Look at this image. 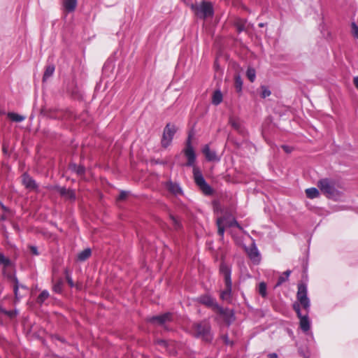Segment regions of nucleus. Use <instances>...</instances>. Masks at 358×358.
<instances>
[{
	"instance_id": "obj_7",
	"label": "nucleus",
	"mask_w": 358,
	"mask_h": 358,
	"mask_svg": "<svg viewBox=\"0 0 358 358\" xmlns=\"http://www.w3.org/2000/svg\"><path fill=\"white\" fill-rule=\"evenodd\" d=\"M216 224L217 227V234L221 238H223L224 236L225 226L228 227H236L238 229H242L241 225L235 219H232L231 221H227L226 217L224 216L220 217L217 219Z\"/></svg>"
},
{
	"instance_id": "obj_27",
	"label": "nucleus",
	"mask_w": 358,
	"mask_h": 358,
	"mask_svg": "<svg viewBox=\"0 0 358 358\" xmlns=\"http://www.w3.org/2000/svg\"><path fill=\"white\" fill-rule=\"evenodd\" d=\"M169 218L171 220L173 227L175 230H179L182 228V224L177 217L169 214Z\"/></svg>"
},
{
	"instance_id": "obj_25",
	"label": "nucleus",
	"mask_w": 358,
	"mask_h": 358,
	"mask_svg": "<svg viewBox=\"0 0 358 358\" xmlns=\"http://www.w3.org/2000/svg\"><path fill=\"white\" fill-rule=\"evenodd\" d=\"M13 282V291L15 296L17 299H19L22 296L18 292L19 288L21 287L22 289H27V287L23 285H20L17 278H14Z\"/></svg>"
},
{
	"instance_id": "obj_10",
	"label": "nucleus",
	"mask_w": 358,
	"mask_h": 358,
	"mask_svg": "<svg viewBox=\"0 0 358 358\" xmlns=\"http://www.w3.org/2000/svg\"><path fill=\"white\" fill-rule=\"evenodd\" d=\"M176 132V128L175 125L168 123L164 129L162 138V146L163 148H167L173 140V136Z\"/></svg>"
},
{
	"instance_id": "obj_46",
	"label": "nucleus",
	"mask_w": 358,
	"mask_h": 358,
	"mask_svg": "<svg viewBox=\"0 0 358 358\" xmlns=\"http://www.w3.org/2000/svg\"><path fill=\"white\" fill-rule=\"evenodd\" d=\"M268 358H278V356L276 353H270L268 355Z\"/></svg>"
},
{
	"instance_id": "obj_36",
	"label": "nucleus",
	"mask_w": 358,
	"mask_h": 358,
	"mask_svg": "<svg viewBox=\"0 0 358 358\" xmlns=\"http://www.w3.org/2000/svg\"><path fill=\"white\" fill-rule=\"evenodd\" d=\"M62 285L63 282L62 280L58 281L56 282L53 286V291L56 293H61L62 291Z\"/></svg>"
},
{
	"instance_id": "obj_24",
	"label": "nucleus",
	"mask_w": 358,
	"mask_h": 358,
	"mask_svg": "<svg viewBox=\"0 0 358 358\" xmlns=\"http://www.w3.org/2000/svg\"><path fill=\"white\" fill-rule=\"evenodd\" d=\"M306 196L309 199H315L319 196L320 192L315 187H311L306 189Z\"/></svg>"
},
{
	"instance_id": "obj_16",
	"label": "nucleus",
	"mask_w": 358,
	"mask_h": 358,
	"mask_svg": "<svg viewBox=\"0 0 358 358\" xmlns=\"http://www.w3.org/2000/svg\"><path fill=\"white\" fill-rule=\"evenodd\" d=\"M22 184L31 190L36 189L38 187L36 181L27 173L22 175Z\"/></svg>"
},
{
	"instance_id": "obj_28",
	"label": "nucleus",
	"mask_w": 358,
	"mask_h": 358,
	"mask_svg": "<svg viewBox=\"0 0 358 358\" xmlns=\"http://www.w3.org/2000/svg\"><path fill=\"white\" fill-rule=\"evenodd\" d=\"M0 264H2L3 266V270L7 268H9L12 265V263H11V261L10 260V259H8V257H5L3 255V254L1 253L0 252Z\"/></svg>"
},
{
	"instance_id": "obj_50",
	"label": "nucleus",
	"mask_w": 358,
	"mask_h": 358,
	"mask_svg": "<svg viewBox=\"0 0 358 358\" xmlns=\"http://www.w3.org/2000/svg\"><path fill=\"white\" fill-rule=\"evenodd\" d=\"M305 358H309V357H305Z\"/></svg>"
},
{
	"instance_id": "obj_1",
	"label": "nucleus",
	"mask_w": 358,
	"mask_h": 358,
	"mask_svg": "<svg viewBox=\"0 0 358 358\" xmlns=\"http://www.w3.org/2000/svg\"><path fill=\"white\" fill-rule=\"evenodd\" d=\"M191 334L194 338L201 339L206 343H210L213 338L211 326L206 320L193 323L191 327Z\"/></svg>"
},
{
	"instance_id": "obj_34",
	"label": "nucleus",
	"mask_w": 358,
	"mask_h": 358,
	"mask_svg": "<svg viewBox=\"0 0 358 358\" xmlns=\"http://www.w3.org/2000/svg\"><path fill=\"white\" fill-rule=\"evenodd\" d=\"M258 292L259 294L264 298H265L267 296L266 285L265 282H262L259 284Z\"/></svg>"
},
{
	"instance_id": "obj_35",
	"label": "nucleus",
	"mask_w": 358,
	"mask_h": 358,
	"mask_svg": "<svg viewBox=\"0 0 358 358\" xmlns=\"http://www.w3.org/2000/svg\"><path fill=\"white\" fill-rule=\"evenodd\" d=\"M246 76L250 82H254L256 77L255 70L252 68H248L246 72Z\"/></svg>"
},
{
	"instance_id": "obj_12",
	"label": "nucleus",
	"mask_w": 358,
	"mask_h": 358,
	"mask_svg": "<svg viewBox=\"0 0 358 358\" xmlns=\"http://www.w3.org/2000/svg\"><path fill=\"white\" fill-rule=\"evenodd\" d=\"M173 320V314L171 313H165L164 314L153 316L148 320L150 323L158 324L159 325H164L166 323L171 322Z\"/></svg>"
},
{
	"instance_id": "obj_2",
	"label": "nucleus",
	"mask_w": 358,
	"mask_h": 358,
	"mask_svg": "<svg viewBox=\"0 0 358 358\" xmlns=\"http://www.w3.org/2000/svg\"><path fill=\"white\" fill-rule=\"evenodd\" d=\"M317 187L322 193L329 199L336 200L341 196V192L337 188V183L333 179H320L317 182Z\"/></svg>"
},
{
	"instance_id": "obj_8",
	"label": "nucleus",
	"mask_w": 358,
	"mask_h": 358,
	"mask_svg": "<svg viewBox=\"0 0 358 358\" xmlns=\"http://www.w3.org/2000/svg\"><path fill=\"white\" fill-rule=\"evenodd\" d=\"M293 309L296 312L297 317L299 319V327L304 332H307L310 328V322L308 319V313L306 312L304 315L302 314L299 304L294 303Z\"/></svg>"
},
{
	"instance_id": "obj_43",
	"label": "nucleus",
	"mask_w": 358,
	"mask_h": 358,
	"mask_svg": "<svg viewBox=\"0 0 358 358\" xmlns=\"http://www.w3.org/2000/svg\"><path fill=\"white\" fill-rule=\"evenodd\" d=\"M66 280H67V282H68L69 286L71 287H73L74 284H73V282L70 276L67 275Z\"/></svg>"
},
{
	"instance_id": "obj_38",
	"label": "nucleus",
	"mask_w": 358,
	"mask_h": 358,
	"mask_svg": "<svg viewBox=\"0 0 358 358\" xmlns=\"http://www.w3.org/2000/svg\"><path fill=\"white\" fill-rule=\"evenodd\" d=\"M222 339L223 342L224 343V344H226V345H233V344H234V342L229 339L227 334L222 335Z\"/></svg>"
},
{
	"instance_id": "obj_11",
	"label": "nucleus",
	"mask_w": 358,
	"mask_h": 358,
	"mask_svg": "<svg viewBox=\"0 0 358 358\" xmlns=\"http://www.w3.org/2000/svg\"><path fill=\"white\" fill-rule=\"evenodd\" d=\"M44 115L52 119H64L69 118L71 113L70 111L62 109L51 108L43 110Z\"/></svg>"
},
{
	"instance_id": "obj_39",
	"label": "nucleus",
	"mask_w": 358,
	"mask_h": 358,
	"mask_svg": "<svg viewBox=\"0 0 358 358\" xmlns=\"http://www.w3.org/2000/svg\"><path fill=\"white\" fill-rule=\"evenodd\" d=\"M352 30L353 34L358 38V26L355 23L352 24Z\"/></svg>"
},
{
	"instance_id": "obj_42",
	"label": "nucleus",
	"mask_w": 358,
	"mask_h": 358,
	"mask_svg": "<svg viewBox=\"0 0 358 358\" xmlns=\"http://www.w3.org/2000/svg\"><path fill=\"white\" fill-rule=\"evenodd\" d=\"M282 148L283 149V150L287 152V153H289L292 152V148H291L290 147L287 146V145H282Z\"/></svg>"
},
{
	"instance_id": "obj_20",
	"label": "nucleus",
	"mask_w": 358,
	"mask_h": 358,
	"mask_svg": "<svg viewBox=\"0 0 358 358\" xmlns=\"http://www.w3.org/2000/svg\"><path fill=\"white\" fill-rule=\"evenodd\" d=\"M166 187L167 189L173 194H179L182 192L179 185L172 181L167 182Z\"/></svg>"
},
{
	"instance_id": "obj_30",
	"label": "nucleus",
	"mask_w": 358,
	"mask_h": 358,
	"mask_svg": "<svg viewBox=\"0 0 358 358\" xmlns=\"http://www.w3.org/2000/svg\"><path fill=\"white\" fill-rule=\"evenodd\" d=\"M8 117L13 122H20L25 119V117L15 113H8Z\"/></svg>"
},
{
	"instance_id": "obj_33",
	"label": "nucleus",
	"mask_w": 358,
	"mask_h": 358,
	"mask_svg": "<svg viewBox=\"0 0 358 358\" xmlns=\"http://www.w3.org/2000/svg\"><path fill=\"white\" fill-rule=\"evenodd\" d=\"M234 86L237 92H241L242 90L243 82L240 76H236L234 78Z\"/></svg>"
},
{
	"instance_id": "obj_23",
	"label": "nucleus",
	"mask_w": 358,
	"mask_h": 358,
	"mask_svg": "<svg viewBox=\"0 0 358 358\" xmlns=\"http://www.w3.org/2000/svg\"><path fill=\"white\" fill-rule=\"evenodd\" d=\"M77 6V0H64V6L68 12L73 11Z\"/></svg>"
},
{
	"instance_id": "obj_49",
	"label": "nucleus",
	"mask_w": 358,
	"mask_h": 358,
	"mask_svg": "<svg viewBox=\"0 0 358 358\" xmlns=\"http://www.w3.org/2000/svg\"><path fill=\"white\" fill-rule=\"evenodd\" d=\"M264 26V23H259V27H263Z\"/></svg>"
},
{
	"instance_id": "obj_13",
	"label": "nucleus",
	"mask_w": 358,
	"mask_h": 358,
	"mask_svg": "<svg viewBox=\"0 0 358 358\" xmlns=\"http://www.w3.org/2000/svg\"><path fill=\"white\" fill-rule=\"evenodd\" d=\"M246 252L254 264H259L261 262V255L256 246L253 243L249 248L246 249Z\"/></svg>"
},
{
	"instance_id": "obj_6",
	"label": "nucleus",
	"mask_w": 358,
	"mask_h": 358,
	"mask_svg": "<svg viewBox=\"0 0 358 358\" xmlns=\"http://www.w3.org/2000/svg\"><path fill=\"white\" fill-rule=\"evenodd\" d=\"M298 290L296 293L297 301L296 303L299 304V308H303L305 312L308 313L310 310V300L307 296V287L303 283L298 285Z\"/></svg>"
},
{
	"instance_id": "obj_5",
	"label": "nucleus",
	"mask_w": 358,
	"mask_h": 358,
	"mask_svg": "<svg viewBox=\"0 0 358 358\" xmlns=\"http://www.w3.org/2000/svg\"><path fill=\"white\" fill-rule=\"evenodd\" d=\"M194 180L196 185L199 187L205 195H212L213 193V188L206 182L201 172L197 167L193 169Z\"/></svg>"
},
{
	"instance_id": "obj_21",
	"label": "nucleus",
	"mask_w": 358,
	"mask_h": 358,
	"mask_svg": "<svg viewBox=\"0 0 358 358\" xmlns=\"http://www.w3.org/2000/svg\"><path fill=\"white\" fill-rule=\"evenodd\" d=\"M91 255H92L91 249L86 248L78 254L77 260L79 262H85L90 257Z\"/></svg>"
},
{
	"instance_id": "obj_26",
	"label": "nucleus",
	"mask_w": 358,
	"mask_h": 358,
	"mask_svg": "<svg viewBox=\"0 0 358 358\" xmlns=\"http://www.w3.org/2000/svg\"><path fill=\"white\" fill-rule=\"evenodd\" d=\"M222 101V94L220 90H216L213 92L212 97V103L214 105L220 104Z\"/></svg>"
},
{
	"instance_id": "obj_4",
	"label": "nucleus",
	"mask_w": 358,
	"mask_h": 358,
	"mask_svg": "<svg viewBox=\"0 0 358 358\" xmlns=\"http://www.w3.org/2000/svg\"><path fill=\"white\" fill-rule=\"evenodd\" d=\"M191 8L196 16L201 19H206L213 15V6L208 1H203L200 5H192Z\"/></svg>"
},
{
	"instance_id": "obj_37",
	"label": "nucleus",
	"mask_w": 358,
	"mask_h": 358,
	"mask_svg": "<svg viewBox=\"0 0 358 358\" xmlns=\"http://www.w3.org/2000/svg\"><path fill=\"white\" fill-rule=\"evenodd\" d=\"M262 92L261 96L262 98H266L271 95V91L268 88H266L265 86H262Z\"/></svg>"
},
{
	"instance_id": "obj_41",
	"label": "nucleus",
	"mask_w": 358,
	"mask_h": 358,
	"mask_svg": "<svg viewBox=\"0 0 358 358\" xmlns=\"http://www.w3.org/2000/svg\"><path fill=\"white\" fill-rule=\"evenodd\" d=\"M29 250H30V252H31V254L34 255H38V249L36 246H29Z\"/></svg>"
},
{
	"instance_id": "obj_22",
	"label": "nucleus",
	"mask_w": 358,
	"mask_h": 358,
	"mask_svg": "<svg viewBox=\"0 0 358 358\" xmlns=\"http://www.w3.org/2000/svg\"><path fill=\"white\" fill-rule=\"evenodd\" d=\"M246 22V20L242 18H236L235 20L234 24L236 27V30L238 33L245 31Z\"/></svg>"
},
{
	"instance_id": "obj_15",
	"label": "nucleus",
	"mask_w": 358,
	"mask_h": 358,
	"mask_svg": "<svg viewBox=\"0 0 358 358\" xmlns=\"http://www.w3.org/2000/svg\"><path fill=\"white\" fill-rule=\"evenodd\" d=\"M197 301L206 307L210 308L213 311L215 310V307L218 306L215 299L210 295H201L198 298Z\"/></svg>"
},
{
	"instance_id": "obj_19",
	"label": "nucleus",
	"mask_w": 358,
	"mask_h": 358,
	"mask_svg": "<svg viewBox=\"0 0 358 358\" xmlns=\"http://www.w3.org/2000/svg\"><path fill=\"white\" fill-rule=\"evenodd\" d=\"M58 192L61 196L68 199H75L76 194L73 190L66 189L65 187H59Z\"/></svg>"
},
{
	"instance_id": "obj_48",
	"label": "nucleus",
	"mask_w": 358,
	"mask_h": 358,
	"mask_svg": "<svg viewBox=\"0 0 358 358\" xmlns=\"http://www.w3.org/2000/svg\"><path fill=\"white\" fill-rule=\"evenodd\" d=\"M291 273V271L289 270L286 271L284 274L286 275V278H287Z\"/></svg>"
},
{
	"instance_id": "obj_14",
	"label": "nucleus",
	"mask_w": 358,
	"mask_h": 358,
	"mask_svg": "<svg viewBox=\"0 0 358 358\" xmlns=\"http://www.w3.org/2000/svg\"><path fill=\"white\" fill-rule=\"evenodd\" d=\"M214 312L220 315L224 322H226L227 324H229L231 322L234 313L230 309L224 308L218 305V306L215 307Z\"/></svg>"
},
{
	"instance_id": "obj_31",
	"label": "nucleus",
	"mask_w": 358,
	"mask_h": 358,
	"mask_svg": "<svg viewBox=\"0 0 358 358\" xmlns=\"http://www.w3.org/2000/svg\"><path fill=\"white\" fill-rule=\"evenodd\" d=\"M49 296V292L47 290L42 291L36 299V303L39 305H42Z\"/></svg>"
},
{
	"instance_id": "obj_47",
	"label": "nucleus",
	"mask_w": 358,
	"mask_h": 358,
	"mask_svg": "<svg viewBox=\"0 0 358 358\" xmlns=\"http://www.w3.org/2000/svg\"><path fill=\"white\" fill-rule=\"evenodd\" d=\"M157 343H158V344L162 345H163L164 347L166 346V341L160 340V341H158Z\"/></svg>"
},
{
	"instance_id": "obj_9",
	"label": "nucleus",
	"mask_w": 358,
	"mask_h": 358,
	"mask_svg": "<svg viewBox=\"0 0 358 358\" xmlns=\"http://www.w3.org/2000/svg\"><path fill=\"white\" fill-rule=\"evenodd\" d=\"M183 153L187 157V162L186 163L187 166L196 167L194 163L196 161V155L193 147L192 145V136L189 134L186 141L185 148L183 150Z\"/></svg>"
},
{
	"instance_id": "obj_32",
	"label": "nucleus",
	"mask_w": 358,
	"mask_h": 358,
	"mask_svg": "<svg viewBox=\"0 0 358 358\" xmlns=\"http://www.w3.org/2000/svg\"><path fill=\"white\" fill-rule=\"evenodd\" d=\"M72 171H75L78 176H83L85 173V169L83 166H77L76 164L71 165Z\"/></svg>"
},
{
	"instance_id": "obj_40",
	"label": "nucleus",
	"mask_w": 358,
	"mask_h": 358,
	"mask_svg": "<svg viewBox=\"0 0 358 358\" xmlns=\"http://www.w3.org/2000/svg\"><path fill=\"white\" fill-rule=\"evenodd\" d=\"M127 192H124V191H122L117 198V200L118 201H122V200H124L127 197Z\"/></svg>"
},
{
	"instance_id": "obj_17",
	"label": "nucleus",
	"mask_w": 358,
	"mask_h": 358,
	"mask_svg": "<svg viewBox=\"0 0 358 358\" xmlns=\"http://www.w3.org/2000/svg\"><path fill=\"white\" fill-rule=\"evenodd\" d=\"M229 124L239 134H245V129L238 119L231 117L229 120Z\"/></svg>"
},
{
	"instance_id": "obj_3",
	"label": "nucleus",
	"mask_w": 358,
	"mask_h": 358,
	"mask_svg": "<svg viewBox=\"0 0 358 358\" xmlns=\"http://www.w3.org/2000/svg\"><path fill=\"white\" fill-rule=\"evenodd\" d=\"M220 271L224 275L225 288L221 292L220 298L223 301H229L231 299L232 282L231 279V269L222 262L220 266Z\"/></svg>"
},
{
	"instance_id": "obj_18",
	"label": "nucleus",
	"mask_w": 358,
	"mask_h": 358,
	"mask_svg": "<svg viewBox=\"0 0 358 358\" xmlns=\"http://www.w3.org/2000/svg\"><path fill=\"white\" fill-rule=\"evenodd\" d=\"M203 155H205L206 159L208 161H218L219 159L217 157V154L215 151H213L210 149L209 145H206L202 150Z\"/></svg>"
},
{
	"instance_id": "obj_44",
	"label": "nucleus",
	"mask_w": 358,
	"mask_h": 358,
	"mask_svg": "<svg viewBox=\"0 0 358 358\" xmlns=\"http://www.w3.org/2000/svg\"><path fill=\"white\" fill-rule=\"evenodd\" d=\"M287 278H284L282 276H280L279 278H278V283H277V285H279L280 284H282L283 282H285Z\"/></svg>"
},
{
	"instance_id": "obj_45",
	"label": "nucleus",
	"mask_w": 358,
	"mask_h": 358,
	"mask_svg": "<svg viewBox=\"0 0 358 358\" xmlns=\"http://www.w3.org/2000/svg\"><path fill=\"white\" fill-rule=\"evenodd\" d=\"M353 83L355 87L358 90V76L354 78Z\"/></svg>"
},
{
	"instance_id": "obj_29",
	"label": "nucleus",
	"mask_w": 358,
	"mask_h": 358,
	"mask_svg": "<svg viewBox=\"0 0 358 358\" xmlns=\"http://www.w3.org/2000/svg\"><path fill=\"white\" fill-rule=\"evenodd\" d=\"M55 71V66L54 65H48L46 66L43 76V80H46L48 78H50L51 76H52L53 73Z\"/></svg>"
}]
</instances>
